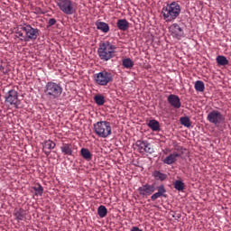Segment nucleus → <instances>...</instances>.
Listing matches in <instances>:
<instances>
[{"label": "nucleus", "instance_id": "18", "mask_svg": "<svg viewBox=\"0 0 231 231\" xmlns=\"http://www.w3.org/2000/svg\"><path fill=\"white\" fill-rule=\"evenodd\" d=\"M116 25L122 32H126L130 28V23L126 19H118Z\"/></svg>", "mask_w": 231, "mask_h": 231}, {"label": "nucleus", "instance_id": "5", "mask_svg": "<svg viewBox=\"0 0 231 231\" xmlns=\"http://www.w3.org/2000/svg\"><path fill=\"white\" fill-rule=\"evenodd\" d=\"M94 133L99 138H108L112 134V126L109 122L100 121L93 125Z\"/></svg>", "mask_w": 231, "mask_h": 231}, {"label": "nucleus", "instance_id": "22", "mask_svg": "<svg viewBox=\"0 0 231 231\" xmlns=\"http://www.w3.org/2000/svg\"><path fill=\"white\" fill-rule=\"evenodd\" d=\"M152 176L157 181H165L167 179V175L163 174L162 172H161L159 171H154L153 173H152Z\"/></svg>", "mask_w": 231, "mask_h": 231}, {"label": "nucleus", "instance_id": "8", "mask_svg": "<svg viewBox=\"0 0 231 231\" xmlns=\"http://www.w3.org/2000/svg\"><path fill=\"white\" fill-rule=\"evenodd\" d=\"M135 146L137 147L138 152L142 154L145 152L152 154L154 152L152 143H150L147 140H137L135 143Z\"/></svg>", "mask_w": 231, "mask_h": 231}, {"label": "nucleus", "instance_id": "24", "mask_svg": "<svg viewBox=\"0 0 231 231\" xmlns=\"http://www.w3.org/2000/svg\"><path fill=\"white\" fill-rule=\"evenodd\" d=\"M14 216H15L18 220H23L26 217V211L23 208L17 209L15 210V213H14Z\"/></svg>", "mask_w": 231, "mask_h": 231}, {"label": "nucleus", "instance_id": "34", "mask_svg": "<svg viewBox=\"0 0 231 231\" xmlns=\"http://www.w3.org/2000/svg\"><path fill=\"white\" fill-rule=\"evenodd\" d=\"M0 71H3L4 74L7 73L6 71H4V67L3 66H0Z\"/></svg>", "mask_w": 231, "mask_h": 231}, {"label": "nucleus", "instance_id": "29", "mask_svg": "<svg viewBox=\"0 0 231 231\" xmlns=\"http://www.w3.org/2000/svg\"><path fill=\"white\" fill-rule=\"evenodd\" d=\"M180 122L185 127H191V122L188 116L181 117Z\"/></svg>", "mask_w": 231, "mask_h": 231}, {"label": "nucleus", "instance_id": "15", "mask_svg": "<svg viewBox=\"0 0 231 231\" xmlns=\"http://www.w3.org/2000/svg\"><path fill=\"white\" fill-rule=\"evenodd\" d=\"M156 189H157L158 192H155L153 195L151 196V200L152 201H156L157 199H160L162 197L166 198V195H165L166 189L163 185L158 186Z\"/></svg>", "mask_w": 231, "mask_h": 231}, {"label": "nucleus", "instance_id": "4", "mask_svg": "<svg viewBox=\"0 0 231 231\" xmlns=\"http://www.w3.org/2000/svg\"><path fill=\"white\" fill-rule=\"evenodd\" d=\"M63 93V88L60 83L49 81L44 87V95L49 100L59 99Z\"/></svg>", "mask_w": 231, "mask_h": 231}, {"label": "nucleus", "instance_id": "7", "mask_svg": "<svg viewBox=\"0 0 231 231\" xmlns=\"http://www.w3.org/2000/svg\"><path fill=\"white\" fill-rule=\"evenodd\" d=\"M114 80L113 74L103 70L101 72L94 74V82L97 86H108L109 83H112Z\"/></svg>", "mask_w": 231, "mask_h": 231}, {"label": "nucleus", "instance_id": "11", "mask_svg": "<svg viewBox=\"0 0 231 231\" xmlns=\"http://www.w3.org/2000/svg\"><path fill=\"white\" fill-rule=\"evenodd\" d=\"M169 32H171V36L177 40H180L184 36L183 28H181L177 23L169 26Z\"/></svg>", "mask_w": 231, "mask_h": 231}, {"label": "nucleus", "instance_id": "6", "mask_svg": "<svg viewBox=\"0 0 231 231\" xmlns=\"http://www.w3.org/2000/svg\"><path fill=\"white\" fill-rule=\"evenodd\" d=\"M56 5L65 15H73L76 12L75 3L72 0H56Z\"/></svg>", "mask_w": 231, "mask_h": 231}, {"label": "nucleus", "instance_id": "31", "mask_svg": "<svg viewBox=\"0 0 231 231\" xmlns=\"http://www.w3.org/2000/svg\"><path fill=\"white\" fill-rule=\"evenodd\" d=\"M194 88H195V90H197L198 92H203V82L200 80H198L195 83Z\"/></svg>", "mask_w": 231, "mask_h": 231}, {"label": "nucleus", "instance_id": "1", "mask_svg": "<svg viewBox=\"0 0 231 231\" xmlns=\"http://www.w3.org/2000/svg\"><path fill=\"white\" fill-rule=\"evenodd\" d=\"M180 5L178 2H171L163 6L161 10V14H162L163 21L166 23L174 22L180 14Z\"/></svg>", "mask_w": 231, "mask_h": 231}, {"label": "nucleus", "instance_id": "28", "mask_svg": "<svg viewBox=\"0 0 231 231\" xmlns=\"http://www.w3.org/2000/svg\"><path fill=\"white\" fill-rule=\"evenodd\" d=\"M32 189H33V191H35V196L36 197H39V196L42 197V194H43V188H42V186L41 184L33 186Z\"/></svg>", "mask_w": 231, "mask_h": 231}, {"label": "nucleus", "instance_id": "17", "mask_svg": "<svg viewBox=\"0 0 231 231\" xmlns=\"http://www.w3.org/2000/svg\"><path fill=\"white\" fill-rule=\"evenodd\" d=\"M179 157L180 154L178 152L171 153L168 157H166V159L163 160V163L167 165L174 164L178 161Z\"/></svg>", "mask_w": 231, "mask_h": 231}, {"label": "nucleus", "instance_id": "21", "mask_svg": "<svg viewBox=\"0 0 231 231\" xmlns=\"http://www.w3.org/2000/svg\"><path fill=\"white\" fill-rule=\"evenodd\" d=\"M149 128L153 132L161 131V125L157 120L152 119L148 122Z\"/></svg>", "mask_w": 231, "mask_h": 231}, {"label": "nucleus", "instance_id": "26", "mask_svg": "<svg viewBox=\"0 0 231 231\" xmlns=\"http://www.w3.org/2000/svg\"><path fill=\"white\" fill-rule=\"evenodd\" d=\"M94 102L99 106H103L104 104L106 103L105 97L103 95H96L94 96Z\"/></svg>", "mask_w": 231, "mask_h": 231}, {"label": "nucleus", "instance_id": "12", "mask_svg": "<svg viewBox=\"0 0 231 231\" xmlns=\"http://www.w3.org/2000/svg\"><path fill=\"white\" fill-rule=\"evenodd\" d=\"M156 191V188L154 187V184L149 185H142L140 188H138V193L143 198H147L151 195H152Z\"/></svg>", "mask_w": 231, "mask_h": 231}, {"label": "nucleus", "instance_id": "25", "mask_svg": "<svg viewBox=\"0 0 231 231\" xmlns=\"http://www.w3.org/2000/svg\"><path fill=\"white\" fill-rule=\"evenodd\" d=\"M122 65L125 69H131L134 66V62L130 58H125L122 61Z\"/></svg>", "mask_w": 231, "mask_h": 231}, {"label": "nucleus", "instance_id": "19", "mask_svg": "<svg viewBox=\"0 0 231 231\" xmlns=\"http://www.w3.org/2000/svg\"><path fill=\"white\" fill-rule=\"evenodd\" d=\"M96 26H97V29L106 33L109 32V25L107 23H104V22H99V21H97L96 22Z\"/></svg>", "mask_w": 231, "mask_h": 231}, {"label": "nucleus", "instance_id": "32", "mask_svg": "<svg viewBox=\"0 0 231 231\" xmlns=\"http://www.w3.org/2000/svg\"><path fill=\"white\" fill-rule=\"evenodd\" d=\"M56 22L57 21L55 18H51V19H49L48 24H49V26H52V25L56 24Z\"/></svg>", "mask_w": 231, "mask_h": 231}, {"label": "nucleus", "instance_id": "3", "mask_svg": "<svg viewBox=\"0 0 231 231\" xmlns=\"http://www.w3.org/2000/svg\"><path fill=\"white\" fill-rule=\"evenodd\" d=\"M18 36L22 37L20 41L29 42L37 40L41 36V30L33 28L28 23L20 26V31L17 32Z\"/></svg>", "mask_w": 231, "mask_h": 231}, {"label": "nucleus", "instance_id": "16", "mask_svg": "<svg viewBox=\"0 0 231 231\" xmlns=\"http://www.w3.org/2000/svg\"><path fill=\"white\" fill-rule=\"evenodd\" d=\"M60 151L62 154L65 156H72L73 155V146L72 143H64L60 146Z\"/></svg>", "mask_w": 231, "mask_h": 231}, {"label": "nucleus", "instance_id": "2", "mask_svg": "<svg viewBox=\"0 0 231 231\" xmlns=\"http://www.w3.org/2000/svg\"><path fill=\"white\" fill-rule=\"evenodd\" d=\"M116 50L117 47L116 44L109 41H106L99 44V48H97V55L101 60L108 61L114 57H116Z\"/></svg>", "mask_w": 231, "mask_h": 231}, {"label": "nucleus", "instance_id": "20", "mask_svg": "<svg viewBox=\"0 0 231 231\" xmlns=\"http://www.w3.org/2000/svg\"><path fill=\"white\" fill-rule=\"evenodd\" d=\"M80 156H82V158L87 162H90L92 160V153L87 148L80 149Z\"/></svg>", "mask_w": 231, "mask_h": 231}, {"label": "nucleus", "instance_id": "33", "mask_svg": "<svg viewBox=\"0 0 231 231\" xmlns=\"http://www.w3.org/2000/svg\"><path fill=\"white\" fill-rule=\"evenodd\" d=\"M131 231H143L142 229H140L139 227L137 226H133Z\"/></svg>", "mask_w": 231, "mask_h": 231}, {"label": "nucleus", "instance_id": "13", "mask_svg": "<svg viewBox=\"0 0 231 231\" xmlns=\"http://www.w3.org/2000/svg\"><path fill=\"white\" fill-rule=\"evenodd\" d=\"M168 103L175 109H180L181 106L180 98L179 97V96L174 94L169 95Z\"/></svg>", "mask_w": 231, "mask_h": 231}, {"label": "nucleus", "instance_id": "30", "mask_svg": "<svg viewBox=\"0 0 231 231\" xmlns=\"http://www.w3.org/2000/svg\"><path fill=\"white\" fill-rule=\"evenodd\" d=\"M174 188L178 190V191H183L184 188H185V184L184 182H181L180 180H176L173 183Z\"/></svg>", "mask_w": 231, "mask_h": 231}, {"label": "nucleus", "instance_id": "9", "mask_svg": "<svg viewBox=\"0 0 231 231\" xmlns=\"http://www.w3.org/2000/svg\"><path fill=\"white\" fill-rule=\"evenodd\" d=\"M5 102L17 108L19 106V94L16 90H9L5 96Z\"/></svg>", "mask_w": 231, "mask_h": 231}, {"label": "nucleus", "instance_id": "14", "mask_svg": "<svg viewBox=\"0 0 231 231\" xmlns=\"http://www.w3.org/2000/svg\"><path fill=\"white\" fill-rule=\"evenodd\" d=\"M55 146H56V143L51 140H45L43 142V148H42V151L45 156H50L51 150L55 149Z\"/></svg>", "mask_w": 231, "mask_h": 231}, {"label": "nucleus", "instance_id": "10", "mask_svg": "<svg viewBox=\"0 0 231 231\" xmlns=\"http://www.w3.org/2000/svg\"><path fill=\"white\" fill-rule=\"evenodd\" d=\"M208 121L211 124H215V125L218 126L220 124H223L225 121V117L219 111H211L208 113Z\"/></svg>", "mask_w": 231, "mask_h": 231}, {"label": "nucleus", "instance_id": "23", "mask_svg": "<svg viewBox=\"0 0 231 231\" xmlns=\"http://www.w3.org/2000/svg\"><path fill=\"white\" fill-rule=\"evenodd\" d=\"M216 60H217V64L219 66H226L229 63L227 58L225 57L224 55H218L216 58Z\"/></svg>", "mask_w": 231, "mask_h": 231}, {"label": "nucleus", "instance_id": "27", "mask_svg": "<svg viewBox=\"0 0 231 231\" xmlns=\"http://www.w3.org/2000/svg\"><path fill=\"white\" fill-rule=\"evenodd\" d=\"M97 216H99L100 218H104L107 216V208L105 206H99V208H97Z\"/></svg>", "mask_w": 231, "mask_h": 231}]
</instances>
